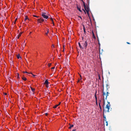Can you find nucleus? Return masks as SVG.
<instances>
[{"instance_id":"1","label":"nucleus","mask_w":131,"mask_h":131,"mask_svg":"<svg viewBox=\"0 0 131 131\" xmlns=\"http://www.w3.org/2000/svg\"><path fill=\"white\" fill-rule=\"evenodd\" d=\"M107 104L105 108H104V110L103 112V117L104 118V120L105 121H106V119L105 116L104 115V113H106L107 112H110L109 110L110 108V103L107 102Z\"/></svg>"},{"instance_id":"2","label":"nucleus","mask_w":131,"mask_h":131,"mask_svg":"<svg viewBox=\"0 0 131 131\" xmlns=\"http://www.w3.org/2000/svg\"><path fill=\"white\" fill-rule=\"evenodd\" d=\"M83 3H84V9H85V10L84 9H82V10L84 11V12L85 14H86V12L85 11V10H86V12L88 14V15H89V7H88V6H87V7L85 5V4L83 2Z\"/></svg>"},{"instance_id":"3","label":"nucleus","mask_w":131,"mask_h":131,"mask_svg":"<svg viewBox=\"0 0 131 131\" xmlns=\"http://www.w3.org/2000/svg\"><path fill=\"white\" fill-rule=\"evenodd\" d=\"M108 90L106 91H103V95L104 97L105 96V99L106 100L107 97L110 94V93L108 92Z\"/></svg>"},{"instance_id":"4","label":"nucleus","mask_w":131,"mask_h":131,"mask_svg":"<svg viewBox=\"0 0 131 131\" xmlns=\"http://www.w3.org/2000/svg\"><path fill=\"white\" fill-rule=\"evenodd\" d=\"M46 13H42L41 15L44 18L46 19H47L48 18V16L46 15Z\"/></svg>"},{"instance_id":"5","label":"nucleus","mask_w":131,"mask_h":131,"mask_svg":"<svg viewBox=\"0 0 131 131\" xmlns=\"http://www.w3.org/2000/svg\"><path fill=\"white\" fill-rule=\"evenodd\" d=\"M87 43L88 42L87 40L85 41V42L82 43V44L83 47V48H85V49H86L87 46Z\"/></svg>"},{"instance_id":"6","label":"nucleus","mask_w":131,"mask_h":131,"mask_svg":"<svg viewBox=\"0 0 131 131\" xmlns=\"http://www.w3.org/2000/svg\"><path fill=\"white\" fill-rule=\"evenodd\" d=\"M37 21L39 23H41L44 21V19L42 17H41L39 19H37Z\"/></svg>"},{"instance_id":"7","label":"nucleus","mask_w":131,"mask_h":131,"mask_svg":"<svg viewBox=\"0 0 131 131\" xmlns=\"http://www.w3.org/2000/svg\"><path fill=\"white\" fill-rule=\"evenodd\" d=\"M106 89H107L106 91L108 90V89L110 88V86H109V84L107 83L106 84Z\"/></svg>"},{"instance_id":"8","label":"nucleus","mask_w":131,"mask_h":131,"mask_svg":"<svg viewBox=\"0 0 131 131\" xmlns=\"http://www.w3.org/2000/svg\"><path fill=\"white\" fill-rule=\"evenodd\" d=\"M48 83L49 82L48 81V80H47L45 81L44 84H47V85H48Z\"/></svg>"},{"instance_id":"9","label":"nucleus","mask_w":131,"mask_h":131,"mask_svg":"<svg viewBox=\"0 0 131 131\" xmlns=\"http://www.w3.org/2000/svg\"><path fill=\"white\" fill-rule=\"evenodd\" d=\"M69 125L70 126L69 127V128L70 129L72 127H73L74 125H71L70 124H69Z\"/></svg>"},{"instance_id":"10","label":"nucleus","mask_w":131,"mask_h":131,"mask_svg":"<svg viewBox=\"0 0 131 131\" xmlns=\"http://www.w3.org/2000/svg\"><path fill=\"white\" fill-rule=\"evenodd\" d=\"M80 8V7H79V6H77V8L78 9L80 12H82V11L81 10Z\"/></svg>"},{"instance_id":"11","label":"nucleus","mask_w":131,"mask_h":131,"mask_svg":"<svg viewBox=\"0 0 131 131\" xmlns=\"http://www.w3.org/2000/svg\"><path fill=\"white\" fill-rule=\"evenodd\" d=\"M78 44H79V46L80 47V48L81 49H83V47L82 46H81V44H80V42H79Z\"/></svg>"},{"instance_id":"12","label":"nucleus","mask_w":131,"mask_h":131,"mask_svg":"<svg viewBox=\"0 0 131 131\" xmlns=\"http://www.w3.org/2000/svg\"><path fill=\"white\" fill-rule=\"evenodd\" d=\"M60 103L61 102H60L58 104L54 106L53 107L54 108H56L60 104Z\"/></svg>"},{"instance_id":"13","label":"nucleus","mask_w":131,"mask_h":131,"mask_svg":"<svg viewBox=\"0 0 131 131\" xmlns=\"http://www.w3.org/2000/svg\"><path fill=\"white\" fill-rule=\"evenodd\" d=\"M50 20L52 22V24H53V26H54V23L53 21V20L52 18H50Z\"/></svg>"},{"instance_id":"14","label":"nucleus","mask_w":131,"mask_h":131,"mask_svg":"<svg viewBox=\"0 0 131 131\" xmlns=\"http://www.w3.org/2000/svg\"><path fill=\"white\" fill-rule=\"evenodd\" d=\"M22 79L23 80H24V81H26V80H27V79L25 77H22Z\"/></svg>"},{"instance_id":"15","label":"nucleus","mask_w":131,"mask_h":131,"mask_svg":"<svg viewBox=\"0 0 131 131\" xmlns=\"http://www.w3.org/2000/svg\"><path fill=\"white\" fill-rule=\"evenodd\" d=\"M10 65H13V61H12V60H10Z\"/></svg>"},{"instance_id":"16","label":"nucleus","mask_w":131,"mask_h":131,"mask_svg":"<svg viewBox=\"0 0 131 131\" xmlns=\"http://www.w3.org/2000/svg\"><path fill=\"white\" fill-rule=\"evenodd\" d=\"M30 88H31V90L33 92H34L35 91V89L33 88H32L31 87H30Z\"/></svg>"},{"instance_id":"17","label":"nucleus","mask_w":131,"mask_h":131,"mask_svg":"<svg viewBox=\"0 0 131 131\" xmlns=\"http://www.w3.org/2000/svg\"><path fill=\"white\" fill-rule=\"evenodd\" d=\"M22 33H20L18 35L17 38L19 39V37L21 36Z\"/></svg>"},{"instance_id":"18","label":"nucleus","mask_w":131,"mask_h":131,"mask_svg":"<svg viewBox=\"0 0 131 131\" xmlns=\"http://www.w3.org/2000/svg\"><path fill=\"white\" fill-rule=\"evenodd\" d=\"M17 58L18 59H19V58H21V57L20 56V55H19V54L17 56Z\"/></svg>"},{"instance_id":"19","label":"nucleus","mask_w":131,"mask_h":131,"mask_svg":"<svg viewBox=\"0 0 131 131\" xmlns=\"http://www.w3.org/2000/svg\"><path fill=\"white\" fill-rule=\"evenodd\" d=\"M96 92H95V99H96V101H97V97H96Z\"/></svg>"},{"instance_id":"20","label":"nucleus","mask_w":131,"mask_h":131,"mask_svg":"<svg viewBox=\"0 0 131 131\" xmlns=\"http://www.w3.org/2000/svg\"><path fill=\"white\" fill-rule=\"evenodd\" d=\"M23 72L24 73H28V74H32V73H31V72L30 73H28V72H27L26 71V72Z\"/></svg>"},{"instance_id":"21","label":"nucleus","mask_w":131,"mask_h":131,"mask_svg":"<svg viewBox=\"0 0 131 131\" xmlns=\"http://www.w3.org/2000/svg\"><path fill=\"white\" fill-rule=\"evenodd\" d=\"M27 19H28V17L27 16H26L25 18V21H26V20Z\"/></svg>"},{"instance_id":"22","label":"nucleus","mask_w":131,"mask_h":131,"mask_svg":"<svg viewBox=\"0 0 131 131\" xmlns=\"http://www.w3.org/2000/svg\"><path fill=\"white\" fill-rule=\"evenodd\" d=\"M105 101H104H104H103V108H105V107H104V105H105ZM103 110H104V109Z\"/></svg>"},{"instance_id":"23","label":"nucleus","mask_w":131,"mask_h":131,"mask_svg":"<svg viewBox=\"0 0 131 131\" xmlns=\"http://www.w3.org/2000/svg\"><path fill=\"white\" fill-rule=\"evenodd\" d=\"M99 105L100 108V109L101 110V106L100 105V102L99 103Z\"/></svg>"},{"instance_id":"24","label":"nucleus","mask_w":131,"mask_h":131,"mask_svg":"<svg viewBox=\"0 0 131 131\" xmlns=\"http://www.w3.org/2000/svg\"><path fill=\"white\" fill-rule=\"evenodd\" d=\"M49 32V29H48L47 30V32H46L45 34L46 35H48V33Z\"/></svg>"},{"instance_id":"25","label":"nucleus","mask_w":131,"mask_h":131,"mask_svg":"<svg viewBox=\"0 0 131 131\" xmlns=\"http://www.w3.org/2000/svg\"><path fill=\"white\" fill-rule=\"evenodd\" d=\"M49 32V29H48L47 30V32H46L45 34L46 35H48V33Z\"/></svg>"},{"instance_id":"26","label":"nucleus","mask_w":131,"mask_h":131,"mask_svg":"<svg viewBox=\"0 0 131 131\" xmlns=\"http://www.w3.org/2000/svg\"><path fill=\"white\" fill-rule=\"evenodd\" d=\"M17 78H19V74L18 73H17Z\"/></svg>"},{"instance_id":"27","label":"nucleus","mask_w":131,"mask_h":131,"mask_svg":"<svg viewBox=\"0 0 131 131\" xmlns=\"http://www.w3.org/2000/svg\"><path fill=\"white\" fill-rule=\"evenodd\" d=\"M48 65L49 67H50L51 65V63H49L48 64Z\"/></svg>"},{"instance_id":"28","label":"nucleus","mask_w":131,"mask_h":131,"mask_svg":"<svg viewBox=\"0 0 131 131\" xmlns=\"http://www.w3.org/2000/svg\"><path fill=\"white\" fill-rule=\"evenodd\" d=\"M105 122H106V126H108V122L107 121H105Z\"/></svg>"},{"instance_id":"29","label":"nucleus","mask_w":131,"mask_h":131,"mask_svg":"<svg viewBox=\"0 0 131 131\" xmlns=\"http://www.w3.org/2000/svg\"><path fill=\"white\" fill-rule=\"evenodd\" d=\"M33 16L34 17H37V18L39 17V16H36V15H33Z\"/></svg>"},{"instance_id":"30","label":"nucleus","mask_w":131,"mask_h":131,"mask_svg":"<svg viewBox=\"0 0 131 131\" xmlns=\"http://www.w3.org/2000/svg\"><path fill=\"white\" fill-rule=\"evenodd\" d=\"M32 74V75L33 76V77H35V76H37V75H34V74H33L32 73V74Z\"/></svg>"},{"instance_id":"31","label":"nucleus","mask_w":131,"mask_h":131,"mask_svg":"<svg viewBox=\"0 0 131 131\" xmlns=\"http://www.w3.org/2000/svg\"><path fill=\"white\" fill-rule=\"evenodd\" d=\"M92 34H93V36L95 38V37L94 36V33L93 32H92Z\"/></svg>"},{"instance_id":"32","label":"nucleus","mask_w":131,"mask_h":131,"mask_svg":"<svg viewBox=\"0 0 131 131\" xmlns=\"http://www.w3.org/2000/svg\"><path fill=\"white\" fill-rule=\"evenodd\" d=\"M3 94L5 95H6L7 94L6 93H3Z\"/></svg>"},{"instance_id":"33","label":"nucleus","mask_w":131,"mask_h":131,"mask_svg":"<svg viewBox=\"0 0 131 131\" xmlns=\"http://www.w3.org/2000/svg\"><path fill=\"white\" fill-rule=\"evenodd\" d=\"M102 87L103 88V91H104V85L103 84H102Z\"/></svg>"},{"instance_id":"34","label":"nucleus","mask_w":131,"mask_h":131,"mask_svg":"<svg viewBox=\"0 0 131 131\" xmlns=\"http://www.w3.org/2000/svg\"><path fill=\"white\" fill-rule=\"evenodd\" d=\"M54 68H55V67H53L52 68H51V69H54Z\"/></svg>"},{"instance_id":"35","label":"nucleus","mask_w":131,"mask_h":131,"mask_svg":"<svg viewBox=\"0 0 131 131\" xmlns=\"http://www.w3.org/2000/svg\"><path fill=\"white\" fill-rule=\"evenodd\" d=\"M84 33L85 34V32H86V31H85V29H84Z\"/></svg>"},{"instance_id":"36","label":"nucleus","mask_w":131,"mask_h":131,"mask_svg":"<svg viewBox=\"0 0 131 131\" xmlns=\"http://www.w3.org/2000/svg\"><path fill=\"white\" fill-rule=\"evenodd\" d=\"M127 43L128 44H130V43L129 42H127Z\"/></svg>"},{"instance_id":"37","label":"nucleus","mask_w":131,"mask_h":131,"mask_svg":"<svg viewBox=\"0 0 131 131\" xmlns=\"http://www.w3.org/2000/svg\"><path fill=\"white\" fill-rule=\"evenodd\" d=\"M46 87L48 88V85H47V84H46Z\"/></svg>"},{"instance_id":"38","label":"nucleus","mask_w":131,"mask_h":131,"mask_svg":"<svg viewBox=\"0 0 131 131\" xmlns=\"http://www.w3.org/2000/svg\"><path fill=\"white\" fill-rule=\"evenodd\" d=\"M45 114L46 116H47L48 114L47 113H46Z\"/></svg>"},{"instance_id":"39","label":"nucleus","mask_w":131,"mask_h":131,"mask_svg":"<svg viewBox=\"0 0 131 131\" xmlns=\"http://www.w3.org/2000/svg\"><path fill=\"white\" fill-rule=\"evenodd\" d=\"M50 75L51 76H53V74H51V75Z\"/></svg>"},{"instance_id":"40","label":"nucleus","mask_w":131,"mask_h":131,"mask_svg":"<svg viewBox=\"0 0 131 131\" xmlns=\"http://www.w3.org/2000/svg\"><path fill=\"white\" fill-rule=\"evenodd\" d=\"M83 29L84 30V29H85V27L84 26H83Z\"/></svg>"},{"instance_id":"41","label":"nucleus","mask_w":131,"mask_h":131,"mask_svg":"<svg viewBox=\"0 0 131 131\" xmlns=\"http://www.w3.org/2000/svg\"><path fill=\"white\" fill-rule=\"evenodd\" d=\"M80 78H81V79H82V77L81 76V75H80Z\"/></svg>"},{"instance_id":"42","label":"nucleus","mask_w":131,"mask_h":131,"mask_svg":"<svg viewBox=\"0 0 131 131\" xmlns=\"http://www.w3.org/2000/svg\"><path fill=\"white\" fill-rule=\"evenodd\" d=\"M17 19V18H16L15 20V21H16Z\"/></svg>"},{"instance_id":"43","label":"nucleus","mask_w":131,"mask_h":131,"mask_svg":"<svg viewBox=\"0 0 131 131\" xmlns=\"http://www.w3.org/2000/svg\"><path fill=\"white\" fill-rule=\"evenodd\" d=\"M97 101H96V105H97Z\"/></svg>"},{"instance_id":"44","label":"nucleus","mask_w":131,"mask_h":131,"mask_svg":"<svg viewBox=\"0 0 131 131\" xmlns=\"http://www.w3.org/2000/svg\"><path fill=\"white\" fill-rule=\"evenodd\" d=\"M52 46H53V47H54V46L53 45H52Z\"/></svg>"},{"instance_id":"45","label":"nucleus","mask_w":131,"mask_h":131,"mask_svg":"<svg viewBox=\"0 0 131 131\" xmlns=\"http://www.w3.org/2000/svg\"><path fill=\"white\" fill-rule=\"evenodd\" d=\"M72 131H75V129H74Z\"/></svg>"},{"instance_id":"46","label":"nucleus","mask_w":131,"mask_h":131,"mask_svg":"<svg viewBox=\"0 0 131 131\" xmlns=\"http://www.w3.org/2000/svg\"><path fill=\"white\" fill-rule=\"evenodd\" d=\"M99 46L100 45V43L99 42Z\"/></svg>"},{"instance_id":"47","label":"nucleus","mask_w":131,"mask_h":131,"mask_svg":"<svg viewBox=\"0 0 131 131\" xmlns=\"http://www.w3.org/2000/svg\"><path fill=\"white\" fill-rule=\"evenodd\" d=\"M16 21H15V22H14V24H15V23H16Z\"/></svg>"},{"instance_id":"48","label":"nucleus","mask_w":131,"mask_h":131,"mask_svg":"<svg viewBox=\"0 0 131 131\" xmlns=\"http://www.w3.org/2000/svg\"><path fill=\"white\" fill-rule=\"evenodd\" d=\"M81 80V78H80V80Z\"/></svg>"},{"instance_id":"49","label":"nucleus","mask_w":131,"mask_h":131,"mask_svg":"<svg viewBox=\"0 0 131 131\" xmlns=\"http://www.w3.org/2000/svg\"><path fill=\"white\" fill-rule=\"evenodd\" d=\"M79 81V80H78V82Z\"/></svg>"},{"instance_id":"50","label":"nucleus","mask_w":131,"mask_h":131,"mask_svg":"<svg viewBox=\"0 0 131 131\" xmlns=\"http://www.w3.org/2000/svg\"><path fill=\"white\" fill-rule=\"evenodd\" d=\"M80 17L81 18V19H82L81 17Z\"/></svg>"},{"instance_id":"51","label":"nucleus","mask_w":131,"mask_h":131,"mask_svg":"<svg viewBox=\"0 0 131 131\" xmlns=\"http://www.w3.org/2000/svg\"><path fill=\"white\" fill-rule=\"evenodd\" d=\"M100 102H101V100H100Z\"/></svg>"}]
</instances>
